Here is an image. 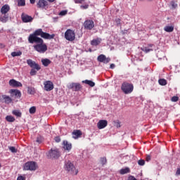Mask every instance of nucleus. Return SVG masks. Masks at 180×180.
Masks as SVG:
<instances>
[{
    "label": "nucleus",
    "instance_id": "1",
    "mask_svg": "<svg viewBox=\"0 0 180 180\" xmlns=\"http://www.w3.org/2000/svg\"><path fill=\"white\" fill-rule=\"evenodd\" d=\"M38 36H41V38L39 37ZM56 37V34H50L47 32H43V30L41 28L36 30L33 34H30L28 37V41L29 43H31V44H33L34 41H42L43 39H45L46 40H51Z\"/></svg>",
    "mask_w": 180,
    "mask_h": 180
},
{
    "label": "nucleus",
    "instance_id": "2",
    "mask_svg": "<svg viewBox=\"0 0 180 180\" xmlns=\"http://www.w3.org/2000/svg\"><path fill=\"white\" fill-rule=\"evenodd\" d=\"M64 169L68 174H70V175H78V169H77L74 163L70 160L65 162Z\"/></svg>",
    "mask_w": 180,
    "mask_h": 180
},
{
    "label": "nucleus",
    "instance_id": "3",
    "mask_svg": "<svg viewBox=\"0 0 180 180\" xmlns=\"http://www.w3.org/2000/svg\"><path fill=\"white\" fill-rule=\"evenodd\" d=\"M27 64L30 67V68H32L30 72L31 76L36 75V74H37V71H40V70H41L40 65H39V63H36L34 60L32 59L27 60Z\"/></svg>",
    "mask_w": 180,
    "mask_h": 180
},
{
    "label": "nucleus",
    "instance_id": "4",
    "mask_svg": "<svg viewBox=\"0 0 180 180\" xmlns=\"http://www.w3.org/2000/svg\"><path fill=\"white\" fill-rule=\"evenodd\" d=\"M36 43V45H34V49L40 53H44L45 51H47V45L44 44V41L42 39V41H34Z\"/></svg>",
    "mask_w": 180,
    "mask_h": 180
},
{
    "label": "nucleus",
    "instance_id": "5",
    "mask_svg": "<svg viewBox=\"0 0 180 180\" xmlns=\"http://www.w3.org/2000/svg\"><path fill=\"white\" fill-rule=\"evenodd\" d=\"M121 89L122 92H124V94L127 95L133 92V89H134V86L131 83L125 82L122 83L121 86Z\"/></svg>",
    "mask_w": 180,
    "mask_h": 180
},
{
    "label": "nucleus",
    "instance_id": "6",
    "mask_svg": "<svg viewBox=\"0 0 180 180\" xmlns=\"http://www.w3.org/2000/svg\"><path fill=\"white\" fill-rule=\"evenodd\" d=\"M24 171H36L37 169V164L36 162H27L23 167Z\"/></svg>",
    "mask_w": 180,
    "mask_h": 180
},
{
    "label": "nucleus",
    "instance_id": "7",
    "mask_svg": "<svg viewBox=\"0 0 180 180\" xmlns=\"http://www.w3.org/2000/svg\"><path fill=\"white\" fill-rule=\"evenodd\" d=\"M65 39L68 41H74L75 40V32L71 29H68L65 32Z\"/></svg>",
    "mask_w": 180,
    "mask_h": 180
},
{
    "label": "nucleus",
    "instance_id": "8",
    "mask_svg": "<svg viewBox=\"0 0 180 180\" xmlns=\"http://www.w3.org/2000/svg\"><path fill=\"white\" fill-rule=\"evenodd\" d=\"M84 27L86 29V30H92L94 27H95V23L92 20H86L84 22Z\"/></svg>",
    "mask_w": 180,
    "mask_h": 180
},
{
    "label": "nucleus",
    "instance_id": "9",
    "mask_svg": "<svg viewBox=\"0 0 180 180\" xmlns=\"http://www.w3.org/2000/svg\"><path fill=\"white\" fill-rule=\"evenodd\" d=\"M44 91H46L47 92H50V91H53L54 89V84H53V82L48 80L44 82Z\"/></svg>",
    "mask_w": 180,
    "mask_h": 180
},
{
    "label": "nucleus",
    "instance_id": "10",
    "mask_svg": "<svg viewBox=\"0 0 180 180\" xmlns=\"http://www.w3.org/2000/svg\"><path fill=\"white\" fill-rule=\"evenodd\" d=\"M9 94H11V96H15L18 99H20L22 96V93L18 89H11Z\"/></svg>",
    "mask_w": 180,
    "mask_h": 180
},
{
    "label": "nucleus",
    "instance_id": "11",
    "mask_svg": "<svg viewBox=\"0 0 180 180\" xmlns=\"http://www.w3.org/2000/svg\"><path fill=\"white\" fill-rule=\"evenodd\" d=\"M21 19L24 23H29V22L33 21V18L29 15L22 13L21 15Z\"/></svg>",
    "mask_w": 180,
    "mask_h": 180
},
{
    "label": "nucleus",
    "instance_id": "12",
    "mask_svg": "<svg viewBox=\"0 0 180 180\" xmlns=\"http://www.w3.org/2000/svg\"><path fill=\"white\" fill-rule=\"evenodd\" d=\"M9 85L13 88H19L20 86H22V84L20 83V82L16 81L15 79H13L9 81Z\"/></svg>",
    "mask_w": 180,
    "mask_h": 180
},
{
    "label": "nucleus",
    "instance_id": "13",
    "mask_svg": "<svg viewBox=\"0 0 180 180\" xmlns=\"http://www.w3.org/2000/svg\"><path fill=\"white\" fill-rule=\"evenodd\" d=\"M49 155L51 158H58L60 157V151L58 149H51L49 152Z\"/></svg>",
    "mask_w": 180,
    "mask_h": 180
},
{
    "label": "nucleus",
    "instance_id": "14",
    "mask_svg": "<svg viewBox=\"0 0 180 180\" xmlns=\"http://www.w3.org/2000/svg\"><path fill=\"white\" fill-rule=\"evenodd\" d=\"M37 6L40 9H44L46 6H49V2H47L46 0H39L37 4Z\"/></svg>",
    "mask_w": 180,
    "mask_h": 180
},
{
    "label": "nucleus",
    "instance_id": "15",
    "mask_svg": "<svg viewBox=\"0 0 180 180\" xmlns=\"http://www.w3.org/2000/svg\"><path fill=\"white\" fill-rule=\"evenodd\" d=\"M106 126H108V121L106 120H101L97 123V127L100 130L102 129H105V127H106Z\"/></svg>",
    "mask_w": 180,
    "mask_h": 180
},
{
    "label": "nucleus",
    "instance_id": "16",
    "mask_svg": "<svg viewBox=\"0 0 180 180\" xmlns=\"http://www.w3.org/2000/svg\"><path fill=\"white\" fill-rule=\"evenodd\" d=\"M69 88L72 91H79L82 87L79 83H72L70 84Z\"/></svg>",
    "mask_w": 180,
    "mask_h": 180
},
{
    "label": "nucleus",
    "instance_id": "17",
    "mask_svg": "<svg viewBox=\"0 0 180 180\" xmlns=\"http://www.w3.org/2000/svg\"><path fill=\"white\" fill-rule=\"evenodd\" d=\"M9 11H11V7L9 6V5L6 4L1 7V13H2V15H6V13H8Z\"/></svg>",
    "mask_w": 180,
    "mask_h": 180
},
{
    "label": "nucleus",
    "instance_id": "18",
    "mask_svg": "<svg viewBox=\"0 0 180 180\" xmlns=\"http://www.w3.org/2000/svg\"><path fill=\"white\" fill-rule=\"evenodd\" d=\"M72 134L73 136V139H79V137L82 136V131L79 129H75L72 131Z\"/></svg>",
    "mask_w": 180,
    "mask_h": 180
},
{
    "label": "nucleus",
    "instance_id": "19",
    "mask_svg": "<svg viewBox=\"0 0 180 180\" xmlns=\"http://www.w3.org/2000/svg\"><path fill=\"white\" fill-rule=\"evenodd\" d=\"M63 146L64 150H67L68 151H70V150L72 148V145L70 143H68V141H63Z\"/></svg>",
    "mask_w": 180,
    "mask_h": 180
},
{
    "label": "nucleus",
    "instance_id": "20",
    "mask_svg": "<svg viewBox=\"0 0 180 180\" xmlns=\"http://www.w3.org/2000/svg\"><path fill=\"white\" fill-rule=\"evenodd\" d=\"M102 42V39L97 38L91 40V46H99V44Z\"/></svg>",
    "mask_w": 180,
    "mask_h": 180
},
{
    "label": "nucleus",
    "instance_id": "21",
    "mask_svg": "<svg viewBox=\"0 0 180 180\" xmlns=\"http://www.w3.org/2000/svg\"><path fill=\"white\" fill-rule=\"evenodd\" d=\"M41 62L44 67H49L51 64V60L48 58L41 59Z\"/></svg>",
    "mask_w": 180,
    "mask_h": 180
},
{
    "label": "nucleus",
    "instance_id": "22",
    "mask_svg": "<svg viewBox=\"0 0 180 180\" xmlns=\"http://www.w3.org/2000/svg\"><path fill=\"white\" fill-rule=\"evenodd\" d=\"M1 98H3V101L5 102V103H11L12 102V98H11V97L8 96L3 95Z\"/></svg>",
    "mask_w": 180,
    "mask_h": 180
},
{
    "label": "nucleus",
    "instance_id": "23",
    "mask_svg": "<svg viewBox=\"0 0 180 180\" xmlns=\"http://www.w3.org/2000/svg\"><path fill=\"white\" fill-rule=\"evenodd\" d=\"M8 19H9V15L4 14L3 17H0V22H2V23H6Z\"/></svg>",
    "mask_w": 180,
    "mask_h": 180
},
{
    "label": "nucleus",
    "instance_id": "24",
    "mask_svg": "<svg viewBox=\"0 0 180 180\" xmlns=\"http://www.w3.org/2000/svg\"><path fill=\"white\" fill-rule=\"evenodd\" d=\"M164 30L167 33H172V32H174V26L167 25L164 27Z\"/></svg>",
    "mask_w": 180,
    "mask_h": 180
},
{
    "label": "nucleus",
    "instance_id": "25",
    "mask_svg": "<svg viewBox=\"0 0 180 180\" xmlns=\"http://www.w3.org/2000/svg\"><path fill=\"white\" fill-rule=\"evenodd\" d=\"M83 84H86V85H89V86L94 87L95 86V82H94L92 80H84Z\"/></svg>",
    "mask_w": 180,
    "mask_h": 180
},
{
    "label": "nucleus",
    "instance_id": "26",
    "mask_svg": "<svg viewBox=\"0 0 180 180\" xmlns=\"http://www.w3.org/2000/svg\"><path fill=\"white\" fill-rule=\"evenodd\" d=\"M6 122H8V123H13V122H15L16 120L12 115H7L6 117Z\"/></svg>",
    "mask_w": 180,
    "mask_h": 180
},
{
    "label": "nucleus",
    "instance_id": "27",
    "mask_svg": "<svg viewBox=\"0 0 180 180\" xmlns=\"http://www.w3.org/2000/svg\"><path fill=\"white\" fill-rule=\"evenodd\" d=\"M129 172H130V168H129V167H126L124 169H121L120 170V174L121 175H124V174H129Z\"/></svg>",
    "mask_w": 180,
    "mask_h": 180
},
{
    "label": "nucleus",
    "instance_id": "28",
    "mask_svg": "<svg viewBox=\"0 0 180 180\" xmlns=\"http://www.w3.org/2000/svg\"><path fill=\"white\" fill-rule=\"evenodd\" d=\"M106 56L103 54H101L98 56L97 60L99 61V63H103L105 61Z\"/></svg>",
    "mask_w": 180,
    "mask_h": 180
},
{
    "label": "nucleus",
    "instance_id": "29",
    "mask_svg": "<svg viewBox=\"0 0 180 180\" xmlns=\"http://www.w3.org/2000/svg\"><path fill=\"white\" fill-rule=\"evenodd\" d=\"M18 6H26V0H17Z\"/></svg>",
    "mask_w": 180,
    "mask_h": 180
},
{
    "label": "nucleus",
    "instance_id": "30",
    "mask_svg": "<svg viewBox=\"0 0 180 180\" xmlns=\"http://www.w3.org/2000/svg\"><path fill=\"white\" fill-rule=\"evenodd\" d=\"M158 83L160 85H162V86H165V85L167 84V80L165 79H160Z\"/></svg>",
    "mask_w": 180,
    "mask_h": 180
},
{
    "label": "nucleus",
    "instance_id": "31",
    "mask_svg": "<svg viewBox=\"0 0 180 180\" xmlns=\"http://www.w3.org/2000/svg\"><path fill=\"white\" fill-rule=\"evenodd\" d=\"M22 54V51H18V52H12L11 56L12 57H19Z\"/></svg>",
    "mask_w": 180,
    "mask_h": 180
},
{
    "label": "nucleus",
    "instance_id": "32",
    "mask_svg": "<svg viewBox=\"0 0 180 180\" xmlns=\"http://www.w3.org/2000/svg\"><path fill=\"white\" fill-rule=\"evenodd\" d=\"M170 5L172 6V9H176V8H178V4L174 1L170 2Z\"/></svg>",
    "mask_w": 180,
    "mask_h": 180
},
{
    "label": "nucleus",
    "instance_id": "33",
    "mask_svg": "<svg viewBox=\"0 0 180 180\" xmlns=\"http://www.w3.org/2000/svg\"><path fill=\"white\" fill-rule=\"evenodd\" d=\"M142 51H144V53H150V51H153V49H148L147 47L141 48Z\"/></svg>",
    "mask_w": 180,
    "mask_h": 180
},
{
    "label": "nucleus",
    "instance_id": "34",
    "mask_svg": "<svg viewBox=\"0 0 180 180\" xmlns=\"http://www.w3.org/2000/svg\"><path fill=\"white\" fill-rule=\"evenodd\" d=\"M8 148L10 151H11L13 153H18V149H16V148H15L14 146H8Z\"/></svg>",
    "mask_w": 180,
    "mask_h": 180
},
{
    "label": "nucleus",
    "instance_id": "35",
    "mask_svg": "<svg viewBox=\"0 0 180 180\" xmlns=\"http://www.w3.org/2000/svg\"><path fill=\"white\" fill-rule=\"evenodd\" d=\"M114 126H115L117 129L122 127V125H120V122H119V120L114 121Z\"/></svg>",
    "mask_w": 180,
    "mask_h": 180
},
{
    "label": "nucleus",
    "instance_id": "36",
    "mask_svg": "<svg viewBox=\"0 0 180 180\" xmlns=\"http://www.w3.org/2000/svg\"><path fill=\"white\" fill-rule=\"evenodd\" d=\"M67 13H68V11L67 10H64V11H62L59 13V15L60 16H65V15H67Z\"/></svg>",
    "mask_w": 180,
    "mask_h": 180
},
{
    "label": "nucleus",
    "instance_id": "37",
    "mask_svg": "<svg viewBox=\"0 0 180 180\" xmlns=\"http://www.w3.org/2000/svg\"><path fill=\"white\" fill-rule=\"evenodd\" d=\"M30 113H36V106H32L30 108Z\"/></svg>",
    "mask_w": 180,
    "mask_h": 180
},
{
    "label": "nucleus",
    "instance_id": "38",
    "mask_svg": "<svg viewBox=\"0 0 180 180\" xmlns=\"http://www.w3.org/2000/svg\"><path fill=\"white\" fill-rule=\"evenodd\" d=\"M179 99V98L178 96H174L172 97L171 101H172V102H178Z\"/></svg>",
    "mask_w": 180,
    "mask_h": 180
},
{
    "label": "nucleus",
    "instance_id": "39",
    "mask_svg": "<svg viewBox=\"0 0 180 180\" xmlns=\"http://www.w3.org/2000/svg\"><path fill=\"white\" fill-rule=\"evenodd\" d=\"M139 165L143 166L144 164H146V161L144 160H139L138 161Z\"/></svg>",
    "mask_w": 180,
    "mask_h": 180
},
{
    "label": "nucleus",
    "instance_id": "40",
    "mask_svg": "<svg viewBox=\"0 0 180 180\" xmlns=\"http://www.w3.org/2000/svg\"><path fill=\"white\" fill-rule=\"evenodd\" d=\"M106 158H101V162L102 164V165H105V164H106Z\"/></svg>",
    "mask_w": 180,
    "mask_h": 180
},
{
    "label": "nucleus",
    "instance_id": "41",
    "mask_svg": "<svg viewBox=\"0 0 180 180\" xmlns=\"http://www.w3.org/2000/svg\"><path fill=\"white\" fill-rule=\"evenodd\" d=\"M120 22H122V20H120V18H117L115 20V23H117V26H120V25H121Z\"/></svg>",
    "mask_w": 180,
    "mask_h": 180
},
{
    "label": "nucleus",
    "instance_id": "42",
    "mask_svg": "<svg viewBox=\"0 0 180 180\" xmlns=\"http://www.w3.org/2000/svg\"><path fill=\"white\" fill-rule=\"evenodd\" d=\"M110 62V58H106L105 57V60H104V61L103 62L104 64H108V63Z\"/></svg>",
    "mask_w": 180,
    "mask_h": 180
},
{
    "label": "nucleus",
    "instance_id": "43",
    "mask_svg": "<svg viewBox=\"0 0 180 180\" xmlns=\"http://www.w3.org/2000/svg\"><path fill=\"white\" fill-rule=\"evenodd\" d=\"M55 141L56 143H60V141H61V138H60V136H56L55 137Z\"/></svg>",
    "mask_w": 180,
    "mask_h": 180
},
{
    "label": "nucleus",
    "instance_id": "44",
    "mask_svg": "<svg viewBox=\"0 0 180 180\" xmlns=\"http://www.w3.org/2000/svg\"><path fill=\"white\" fill-rule=\"evenodd\" d=\"M80 8H81L82 9H88V8H89V5L86 4V5H84V6H81Z\"/></svg>",
    "mask_w": 180,
    "mask_h": 180
},
{
    "label": "nucleus",
    "instance_id": "45",
    "mask_svg": "<svg viewBox=\"0 0 180 180\" xmlns=\"http://www.w3.org/2000/svg\"><path fill=\"white\" fill-rule=\"evenodd\" d=\"M17 180H26V177L23 176H19L17 178Z\"/></svg>",
    "mask_w": 180,
    "mask_h": 180
},
{
    "label": "nucleus",
    "instance_id": "46",
    "mask_svg": "<svg viewBox=\"0 0 180 180\" xmlns=\"http://www.w3.org/2000/svg\"><path fill=\"white\" fill-rule=\"evenodd\" d=\"M76 4H82V2H85V0H75Z\"/></svg>",
    "mask_w": 180,
    "mask_h": 180
},
{
    "label": "nucleus",
    "instance_id": "47",
    "mask_svg": "<svg viewBox=\"0 0 180 180\" xmlns=\"http://www.w3.org/2000/svg\"><path fill=\"white\" fill-rule=\"evenodd\" d=\"M146 160V161L148 162V161H150V160H151V156L147 155Z\"/></svg>",
    "mask_w": 180,
    "mask_h": 180
},
{
    "label": "nucleus",
    "instance_id": "48",
    "mask_svg": "<svg viewBox=\"0 0 180 180\" xmlns=\"http://www.w3.org/2000/svg\"><path fill=\"white\" fill-rule=\"evenodd\" d=\"M28 92L30 94H33V89H32V88H28Z\"/></svg>",
    "mask_w": 180,
    "mask_h": 180
},
{
    "label": "nucleus",
    "instance_id": "49",
    "mask_svg": "<svg viewBox=\"0 0 180 180\" xmlns=\"http://www.w3.org/2000/svg\"><path fill=\"white\" fill-rule=\"evenodd\" d=\"M14 115H15V116H17V117H22V113H15Z\"/></svg>",
    "mask_w": 180,
    "mask_h": 180
},
{
    "label": "nucleus",
    "instance_id": "50",
    "mask_svg": "<svg viewBox=\"0 0 180 180\" xmlns=\"http://www.w3.org/2000/svg\"><path fill=\"white\" fill-rule=\"evenodd\" d=\"M36 141H37V143H41V139H40V138L38 137V138H37Z\"/></svg>",
    "mask_w": 180,
    "mask_h": 180
},
{
    "label": "nucleus",
    "instance_id": "51",
    "mask_svg": "<svg viewBox=\"0 0 180 180\" xmlns=\"http://www.w3.org/2000/svg\"><path fill=\"white\" fill-rule=\"evenodd\" d=\"M176 175H180V168L177 169V171L176 172Z\"/></svg>",
    "mask_w": 180,
    "mask_h": 180
},
{
    "label": "nucleus",
    "instance_id": "52",
    "mask_svg": "<svg viewBox=\"0 0 180 180\" xmlns=\"http://www.w3.org/2000/svg\"><path fill=\"white\" fill-rule=\"evenodd\" d=\"M110 68H111V70H113V68H115V64L113 63L110 64Z\"/></svg>",
    "mask_w": 180,
    "mask_h": 180
},
{
    "label": "nucleus",
    "instance_id": "53",
    "mask_svg": "<svg viewBox=\"0 0 180 180\" xmlns=\"http://www.w3.org/2000/svg\"><path fill=\"white\" fill-rule=\"evenodd\" d=\"M30 2L33 5L34 4H35L36 0H30Z\"/></svg>",
    "mask_w": 180,
    "mask_h": 180
},
{
    "label": "nucleus",
    "instance_id": "54",
    "mask_svg": "<svg viewBox=\"0 0 180 180\" xmlns=\"http://www.w3.org/2000/svg\"><path fill=\"white\" fill-rule=\"evenodd\" d=\"M0 49H5V45H4V44H0Z\"/></svg>",
    "mask_w": 180,
    "mask_h": 180
},
{
    "label": "nucleus",
    "instance_id": "55",
    "mask_svg": "<svg viewBox=\"0 0 180 180\" xmlns=\"http://www.w3.org/2000/svg\"><path fill=\"white\" fill-rule=\"evenodd\" d=\"M12 113H19V111H18V110H13Z\"/></svg>",
    "mask_w": 180,
    "mask_h": 180
},
{
    "label": "nucleus",
    "instance_id": "56",
    "mask_svg": "<svg viewBox=\"0 0 180 180\" xmlns=\"http://www.w3.org/2000/svg\"><path fill=\"white\" fill-rule=\"evenodd\" d=\"M48 1V2H54V1H56V0H47Z\"/></svg>",
    "mask_w": 180,
    "mask_h": 180
},
{
    "label": "nucleus",
    "instance_id": "57",
    "mask_svg": "<svg viewBox=\"0 0 180 180\" xmlns=\"http://www.w3.org/2000/svg\"><path fill=\"white\" fill-rule=\"evenodd\" d=\"M149 47H153V44H150V45H149Z\"/></svg>",
    "mask_w": 180,
    "mask_h": 180
},
{
    "label": "nucleus",
    "instance_id": "58",
    "mask_svg": "<svg viewBox=\"0 0 180 180\" xmlns=\"http://www.w3.org/2000/svg\"><path fill=\"white\" fill-rule=\"evenodd\" d=\"M1 167H2V165H1V163H0V168H1Z\"/></svg>",
    "mask_w": 180,
    "mask_h": 180
}]
</instances>
